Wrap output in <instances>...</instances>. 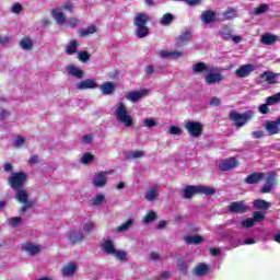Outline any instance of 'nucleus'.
<instances>
[{
	"mask_svg": "<svg viewBox=\"0 0 280 280\" xmlns=\"http://www.w3.org/2000/svg\"><path fill=\"white\" fill-rule=\"evenodd\" d=\"M5 117H10V112L5 108H0V121H3Z\"/></svg>",
	"mask_w": 280,
	"mask_h": 280,
	"instance_id": "nucleus-59",
	"label": "nucleus"
},
{
	"mask_svg": "<svg viewBox=\"0 0 280 280\" xmlns=\"http://www.w3.org/2000/svg\"><path fill=\"white\" fill-rule=\"evenodd\" d=\"M189 42H191V32L186 31L177 37L175 45H177V47H183V45H187Z\"/></svg>",
	"mask_w": 280,
	"mask_h": 280,
	"instance_id": "nucleus-25",
	"label": "nucleus"
},
{
	"mask_svg": "<svg viewBox=\"0 0 280 280\" xmlns=\"http://www.w3.org/2000/svg\"><path fill=\"white\" fill-rule=\"evenodd\" d=\"M92 183L96 188L106 187V175L104 172L98 173Z\"/></svg>",
	"mask_w": 280,
	"mask_h": 280,
	"instance_id": "nucleus-29",
	"label": "nucleus"
},
{
	"mask_svg": "<svg viewBox=\"0 0 280 280\" xmlns=\"http://www.w3.org/2000/svg\"><path fill=\"white\" fill-rule=\"evenodd\" d=\"M84 241V234L82 232H70L69 242L72 245L80 244V242Z\"/></svg>",
	"mask_w": 280,
	"mask_h": 280,
	"instance_id": "nucleus-32",
	"label": "nucleus"
},
{
	"mask_svg": "<svg viewBox=\"0 0 280 280\" xmlns=\"http://www.w3.org/2000/svg\"><path fill=\"white\" fill-rule=\"evenodd\" d=\"M144 126L145 128H154V126H156V120H154L153 118H145Z\"/></svg>",
	"mask_w": 280,
	"mask_h": 280,
	"instance_id": "nucleus-56",
	"label": "nucleus"
},
{
	"mask_svg": "<svg viewBox=\"0 0 280 280\" xmlns=\"http://www.w3.org/2000/svg\"><path fill=\"white\" fill-rule=\"evenodd\" d=\"M24 250L27 253V255L34 257L40 253V245L27 244L24 246Z\"/></svg>",
	"mask_w": 280,
	"mask_h": 280,
	"instance_id": "nucleus-34",
	"label": "nucleus"
},
{
	"mask_svg": "<svg viewBox=\"0 0 280 280\" xmlns=\"http://www.w3.org/2000/svg\"><path fill=\"white\" fill-rule=\"evenodd\" d=\"M15 191H18L15 198L19 202L25 205L26 207H34V200H30V196L25 189L20 188Z\"/></svg>",
	"mask_w": 280,
	"mask_h": 280,
	"instance_id": "nucleus-10",
	"label": "nucleus"
},
{
	"mask_svg": "<svg viewBox=\"0 0 280 280\" xmlns=\"http://www.w3.org/2000/svg\"><path fill=\"white\" fill-rule=\"evenodd\" d=\"M180 132H183V130L180 129V127L171 126V128H170V135H180Z\"/></svg>",
	"mask_w": 280,
	"mask_h": 280,
	"instance_id": "nucleus-60",
	"label": "nucleus"
},
{
	"mask_svg": "<svg viewBox=\"0 0 280 280\" xmlns=\"http://www.w3.org/2000/svg\"><path fill=\"white\" fill-rule=\"evenodd\" d=\"M63 10H67L68 12H73V2L72 1H67L61 5Z\"/></svg>",
	"mask_w": 280,
	"mask_h": 280,
	"instance_id": "nucleus-58",
	"label": "nucleus"
},
{
	"mask_svg": "<svg viewBox=\"0 0 280 280\" xmlns=\"http://www.w3.org/2000/svg\"><path fill=\"white\" fill-rule=\"evenodd\" d=\"M102 252L106 255H113L117 248H115V243L110 240H104L103 244L101 245Z\"/></svg>",
	"mask_w": 280,
	"mask_h": 280,
	"instance_id": "nucleus-23",
	"label": "nucleus"
},
{
	"mask_svg": "<svg viewBox=\"0 0 280 280\" xmlns=\"http://www.w3.org/2000/svg\"><path fill=\"white\" fill-rule=\"evenodd\" d=\"M241 226H243L244 229H250V226H255V221L253 218H247L241 221Z\"/></svg>",
	"mask_w": 280,
	"mask_h": 280,
	"instance_id": "nucleus-50",
	"label": "nucleus"
},
{
	"mask_svg": "<svg viewBox=\"0 0 280 280\" xmlns=\"http://www.w3.org/2000/svg\"><path fill=\"white\" fill-rule=\"evenodd\" d=\"M95 32H97V26L95 24H93V25H90L85 28L84 27L79 28L77 34L81 38H86V36H91V34H95Z\"/></svg>",
	"mask_w": 280,
	"mask_h": 280,
	"instance_id": "nucleus-21",
	"label": "nucleus"
},
{
	"mask_svg": "<svg viewBox=\"0 0 280 280\" xmlns=\"http://www.w3.org/2000/svg\"><path fill=\"white\" fill-rule=\"evenodd\" d=\"M186 244H202V236L200 235H186Z\"/></svg>",
	"mask_w": 280,
	"mask_h": 280,
	"instance_id": "nucleus-37",
	"label": "nucleus"
},
{
	"mask_svg": "<svg viewBox=\"0 0 280 280\" xmlns=\"http://www.w3.org/2000/svg\"><path fill=\"white\" fill-rule=\"evenodd\" d=\"M52 19H55L57 25H65L67 19L65 18V13L60 11V9H54L51 12Z\"/></svg>",
	"mask_w": 280,
	"mask_h": 280,
	"instance_id": "nucleus-28",
	"label": "nucleus"
},
{
	"mask_svg": "<svg viewBox=\"0 0 280 280\" xmlns=\"http://www.w3.org/2000/svg\"><path fill=\"white\" fill-rule=\"evenodd\" d=\"M237 165H240V162L237 161V159L229 158V159L223 160L219 164V170L221 172H231V170H235V167H237Z\"/></svg>",
	"mask_w": 280,
	"mask_h": 280,
	"instance_id": "nucleus-8",
	"label": "nucleus"
},
{
	"mask_svg": "<svg viewBox=\"0 0 280 280\" xmlns=\"http://www.w3.org/2000/svg\"><path fill=\"white\" fill-rule=\"evenodd\" d=\"M266 102H267V104H269V106H272L275 104H280V92L277 94H273L271 96H268L266 98Z\"/></svg>",
	"mask_w": 280,
	"mask_h": 280,
	"instance_id": "nucleus-44",
	"label": "nucleus"
},
{
	"mask_svg": "<svg viewBox=\"0 0 280 280\" xmlns=\"http://www.w3.org/2000/svg\"><path fill=\"white\" fill-rule=\"evenodd\" d=\"M143 95H148L147 89L128 93L126 97L129 102H139V100H141V97H143Z\"/></svg>",
	"mask_w": 280,
	"mask_h": 280,
	"instance_id": "nucleus-26",
	"label": "nucleus"
},
{
	"mask_svg": "<svg viewBox=\"0 0 280 280\" xmlns=\"http://www.w3.org/2000/svg\"><path fill=\"white\" fill-rule=\"evenodd\" d=\"M173 21L174 15L172 13H165L160 21V25H170Z\"/></svg>",
	"mask_w": 280,
	"mask_h": 280,
	"instance_id": "nucleus-45",
	"label": "nucleus"
},
{
	"mask_svg": "<svg viewBox=\"0 0 280 280\" xmlns=\"http://www.w3.org/2000/svg\"><path fill=\"white\" fill-rule=\"evenodd\" d=\"M3 171L7 173H12L14 171V166L12 165V163H4L3 165Z\"/></svg>",
	"mask_w": 280,
	"mask_h": 280,
	"instance_id": "nucleus-63",
	"label": "nucleus"
},
{
	"mask_svg": "<svg viewBox=\"0 0 280 280\" xmlns=\"http://www.w3.org/2000/svg\"><path fill=\"white\" fill-rule=\"evenodd\" d=\"M194 73H208V75L205 77L206 84H220L222 80H224V75L220 72H215L217 68L214 66H211L206 62H197L192 66Z\"/></svg>",
	"mask_w": 280,
	"mask_h": 280,
	"instance_id": "nucleus-1",
	"label": "nucleus"
},
{
	"mask_svg": "<svg viewBox=\"0 0 280 280\" xmlns=\"http://www.w3.org/2000/svg\"><path fill=\"white\" fill-rule=\"evenodd\" d=\"M229 211L236 214L248 213V205L244 201H233L229 205Z\"/></svg>",
	"mask_w": 280,
	"mask_h": 280,
	"instance_id": "nucleus-7",
	"label": "nucleus"
},
{
	"mask_svg": "<svg viewBox=\"0 0 280 280\" xmlns=\"http://www.w3.org/2000/svg\"><path fill=\"white\" fill-rule=\"evenodd\" d=\"M194 277H207L209 275V265L199 262L191 271Z\"/></svg>",
	"mask_w": 280,
	"mask_h": 280,
	"instance_id": "nucleus-11",
	"label": "nucleus"
},
{
	"mask_svg": "<svg viewBox=\"0 0 280 280\" xmlns=\"http://www.w3.org/2000/svg\"><path fill=\"white\" fill-rule=\"evenodd\" d=\"M266 185H269L270 187H275V185H277V172L272 171L268 173Z\"/></svg>",
	"mask_w": 280,
	"mask_h": 280,
	"instance_id": "nucleus-39",
	"label": "nucleus"
},
{
	"mask_svg": "<svg viewBox=\"0 0 280 280\" xmlns=\"http://www.w3.org/2000/svg\"><path fill=\"white\" fill-rule=\"evenodd\" d=\"M268 106H270V104H268V102L266 101L265 104H261L259 106V108H258L259 113L261 115H268V113H270V107H268Z\"/></svg>",
	"mask_w": 280,
	"mask_h": 280,
	"instance_id": "nucleus-53",
	"label": "nucleus"
},
{
	"mask_svg": "<svg viewBox=\"0 0 280 280\" xmlns=\"http://www.w3.org/2000/svg\"><path fill=\"white\" fill-rule=\"evenodd\" d=\"M116 120L124 125L125 128H132V126H135V120L132 119V116L128 114V107H126V104L124 103H119L116 108Z\"/></svg>",
	"mask_w": 280,
	"mask_h": 280,
	"instance_id": "nucleus-4",
	"label": "nucleus"
},
{
	"mask_svg": "<svg viewBox=\"0 0 280 280\" xmlns=\"http://www.w3.org/2000/svg\"><path fill=\"white\" fill-rule=\"evenodd\" d=\"M79 91H86L88 89H97V82L94 79H86L77 84Z\"/></svg>",
	"mask_w": 280,
	"mask_h": 280,
	"instance_id": "nucleus-14",
	"label": "nucleus"
},
{
	"mask_svg": "<svg viewBox=\"0 0 280 280\" xmlns=\"http://www.w3.org/2000/svg\"><path fill=\"white\" fill-rule=\"evenodd\" d=\"M12 12L14 13V14H21V12H23V5L21 4V3H14L13 5H12Z\"/></svg>",
	"mask_w": 280,
	"mask_h": 280,
	"instance_id": "nucleus-55",
	"label": "nucleus"
},
{
	"mask_svg": "<svg viewBox=\"0 0 280 280\" xmlns=\"http://www.w3.org/2000/svg\"><path fill=\"white\" fill-rule=\"evenodd\" d=\"M260 80L267 82V84H277V73L267 70L260 74Z\"/></svg>",
	"mask_w": 280,
	"mask_h": 280,
	"instance_id": "nucleus-15",
	"label": "nucleus"
},
{
	"mask_svg": "<svg viewBox=\"0 0 280 280\" xmlns=\"http://www.w3.org/2000/svg\"><path fill=\"white\" fill-rule=\"evenodd\" d=\"M160 58H183V51H168V50H160Z\"/></svg>",
	"mask_w": 280,
	"mask_h": 280,
	"instance_id": "nucleus-31",
	"label": "nucleus"
},
{
	"mask_svg": "<svg viewBox=\"0 0 280 280\" xmlns=\"http://www.w3.org/2000/svg\"><path fill=\"white\" fill-rule=\"evenodd\" d=\"M78 51V40L73 39L71 40L67 48H66V54L67 56H73Z\"/></svg>",
	"mask_w": 280,
	"mask_h": 280,
	"instance_id": "nucleus-35",
	"label": "nucleus"
},
{
	"mask_svg": "<svg viewBox=\"0 0 280 280\" xmlns=\"http://www.w3.org/2000/svg\"><path fill=\"white\" fill-rule=\"evenodd\" d=\"M220 98L219 97H215L213 96L211 100H210V106H220Z\"/></svg>",
	"mask_w": 280,
	"mask_h": 280,
	"instance_id": "nucleus-64",
	"label": "nucleus"
},
{
	"mask_svg": "<svg viewBox=\"0 0 280 280\" xmlns=\"http://www.w3.org/2000/svg\"><path fill=\"white\" fill-rule=\"evenodd\" d=\"M114 257L118 259V261H128V253L121 249H115V253H113Z\"/></svg>",
	"mask_w": 280,
	"mask_h": 280,
	"instance_id": "nucleus-38",
	"label": "nucleus"
},
{
	"mask_svg": "<svg viewBox=\"0 0 280 280\" xmlns=\"http://www.w3.org/2000/svg\"><path fill=\"white\" fill-rule=\"evenodd\" d=\"M20 46L22 47V49L30 50V49H32V47H34V43L30 38H23L20 42Z\"/></svg>",
	"mask_w": 280,
	"mask_h": 280,
	"instance_id": "nucleus-47",
	"label": "nucleus"
},
{
	"mask_svg": "<svg viewBox=\"0 0 280 280\" xmlns=\"http://www.w3.org/2000/svg\"><path fill=\"white\" fill-rule=\"evenodd\" d=\"M156 198H159V187L152 186L145 191L144 199L147 200V202H154Z\"/></svg>",
	"mask_w": 280,
	"mask_h": 280,
	"instance_id": "nucleus-17",
	"label": "nucleus"
},
{
	"mask_svg": "<svg viewBox=\"0 0 280 280\" xmlns=\"http://www.w3.org/2000/svg\"><path fill=\"white\" fill-rule=\"evenodd\" d=\"M253 205H254V209H256L257 211H262L265 213L271 207V203L269 201L264 200V199H256V200H254Z\"/></svg>",
	"mask_w": 280,
	"mask_h": 280,
	"instance_id": "nucleus-18",
	"label": "nucleus"
},
{
	"mask_svg": "<svg viewBox=\"0 0 280 280\" xmlns=\"http://www.w3.org/2000/svg\"><path fill=\"white\" fill-rule=\"evenodd\" d=\"M266 130L269 135H279L280 129H279V124L277 122V120H271V121H267L266 124Z\"/></svg>",
	"mask_w": 280,
	"mask_h": 280,
	"instance_id": "nucleus-30",
	"label": "nucleus"
},
{
	"mask_svg": "<svg viewBox=\"0 0 280 280\" xmlns=\"http://www.w3.org/2000/svg\"><path fill=\"white\" fill-rule=\"evenodd\" d=\"M218 19H219V21H222V22H224V21H231V19H233V16H235V9H233V8H229L225 12H223V13H219L218 14Z\"/></svg>",
	"mask_w": 280,
	"mask_h": 280,
	"instance_id": "nucleus-33",
	"label": "nucleus"
},
{
	"mask_svg": "<svg viewBox=\"0 0 280 280\" xmlns=\"http://www.w3.org/2000/svg\"><path fill=\"white\" fill-rule=\"evenodd\" d=\"M95 229V223L93 221H89L83 225V231H85V233H91V231H93Z\"/></svg>",
	"mask_w": 280,
	"mask_h": 280,
	"instance_id": "nucleus-54",
	"label": "nucleus"
},
{
	"mask_svg": "<svg viewBox=\"0 0 280 280\" xmlns=\"http://www.w3.org/2000/svg\"><path fill=\"white\" fill-rule=\"evenodd\" d=\"M143 151H131L130 152V156H132V159H141L143 158Z\"/></svg>",
	"mask_w": 280,
	"mask_h": 280,
	"instance_id": "nucleus-62",
	"label": "nucleus"
},
{
	"mask_svg": "<svg viewBox=\"0 0 280 280\" xmlns=\"http://www.w3.org/2000/svg\"><path fill=\"white\" fill-rule=\"evenodd\" d=\"M185 130L190 137L198 139L202 135L203 126L200 121L188 120L185 124Z\"/></svg>",
	"mask_w": 280,
	"mask_h": 280,
	"instance_id": "nucleus-6",
	"label": "nucleus"
},
{
	"mask_svg": "<svg viewBox=\"0 0 280 280\" xmlns=\"http://www.w3.org/2000/svg\"><path fill=\"white\" fill-rule=\"evenodd\" d=\"M95 161V155L93 153H84L81 158V163L83 165H89L90 163H93Z\"/></svg>",
	"mask_w": 280,
	"mask_h": 280,
	"instance_id": "nucleus-43",
	"label": "nucleus"
},
{
	"mask_svg": "<svg viewBox=\"0 0 280 280\" xmlns=\"http://www.w3.org/2000/svg\"><path fill=\"white\" fill-rule=\"evenodd\" d=\"M270 10V4L262 3L258 8L254 9L255 16H259V14H264L265 12H268Z\"/></svg>",
	"mask_w": 280,
	"mask_h": 280,
	"instance_id": "nucleus-42",
	"label": "nucleus"
},
{
	"mask_svg": "<svg viewBox=\"0 0 280 280\" xmlns=\"http://www.w3.org/2000/svg\"><path fill=\"white\" fill-rule=\"evenodd\" d=\"M61 272L65 277H73L78 272V265L75 262H68L61 268Z\"/></svg>",
	"mask_w": 280,
	"mask_h": 280,
	"instance_id": "nucleus-16",
	"label": "nucleus"
},
{
	"mask_svg": "<svg viewBox=\"0 0 280 280\" xmlns=\"http://www.w3.org/2000/svg\"><path fill=\"white\" fill-rule=\"evenodd\" d=\"M219 36L222 38V40H231V38H233V28L229 25L223 26L219 31Z\"/></svg>",
	"mask_w": 280,
	"mask_h": 280,
	"instance_id": "nucleus-27",
	"label": "nucleus"
},
{
	"mask_svg": "<svg viewBox=\"0 0 280 280\" xmlns=\"http://www.w3.org/2000/svg\"><path fill=\"white\" fill-rule=\"evenodd\" d=\"M150 21V18L145 13H137L133 19V25L136 27L148 25V22Z\"/></svg>",
	"mask_w": 280,
	"mask_h": 280,
	"instance_id": "nucleus-22",
	"label": "nucleus"
},
{
	"mask_svg": "<svg viewBox=\"0 0 280 280\" xmlns=\"http://www.w3.org/2000/svg\"><path fill=\"white\" fill-rule=\"evenodd\" d=\"M26 183H27V173H25V172L12 173L11 176H9V178H8V185L14 191H16L19 189H23V187H25Z\"/></svg>",
	"mask_w": 280,
	"mask_h": 280,
	"instance_id": "nucleus-5",
	"label": "nucleus"
},
{
	"mask_svg": "<svg viewBox=\"0 0 280 280\" xmlns=\"http://www.w3.org/2000/svg\"><path fill=\"white\" fill-rule=\"evenodd\" d=\"M14 148H23L25 145V139L23 136H18L13 142Z\"/></svg>",
	"mask_w": 280,
	"mask_h": 280,
	"instance_id": "nucleus-52",
	"label": "nucleus"
},
{
	"mask_svg": "<svg viewBox=\"0 0 280 280\" xmlns=\"http://www.w3.org/2000/svg\"><path fill=\"white\" fill-rule=\"evenodd\" d=\"M100 89L104 95H113V93H115V89H117V84L107 81L102 83Z\"/></svg>",
	"mask_w": 280,
	"mask_h": 280,
	"instance_id": "nucleus-20",
	"label": "nucleus"
},
{
	"mask_svg": "<svg viewBox=\"0 0 280 280\" xmlns=\"http://www.w3.org/2000/svg\"><path fill=\"white\" fill-rule=\"evenodd\" d=\"M177 267L179 269L180 275H188L189 266H187V261H185V259L179 258L177 260Z\"/></svg>",
	"mask_w": 280,
	"mask_h": 280,
	"instance_id": "nucleus-36",
	"label": "nucleus"
},
{
	"mask_svg": "<svg viewBox=\"0 0 280 280\" xmlns=\"http://www.w3.org/2000/svg\"><path fill=\"white\" fill-rule=\"evenodd\" d=\"M23 219H21V217H14V218H11V221H10V225L11 226H19V224H21Z\"/></svg>",
	"mask_w": 280,
	"mask_h": 280,
	"instance_id": "nucleus-57",
	"label": "nucleus"
},
{
	"mask_svg": "<svg viewBox=\"0 0 280 280\" xmlns=\"http://www.w3.org/2000/svg\"><path fill=\"white\" fill-rule=\"evenodd\" d=\"M78 23H79V21H78L77 18H70V19L68 20V25H69V27H71V28L78 27Z\"/></svg>",
	"mask_w": 280,
	"mask_h": 280,
	"instance_id": "nucleus-61",
	"label": "nucleus"
},
{
	"mask_svg": "<svg viewBox=\"0 0 280 280\" xmlns=\"http://www.w3.org/2000/svg\"><path fill=\"white\" fill-rule=\"evenodd\" d=\"M260 43H262V45H275V43H279V36L265 33L260 38Z\"/></svg>",
	"mask_w": 280,
	"mask_h": 280,
	"instance_id": "nucleus-24",
	"label": "nucleus"
},
{
	"mask_svg": "<svg viewBox=\"0 0 280 280\" xmlns=\"http://www.w3.org/2000/svg\"><path fill=\"white\" fill-rule=\"evenodd\" d=\"M135 224V220L128 219L125 223L117 228L118 233H124L130 230V226Z\"/></svg>",
	"mask_w": 280,
	"mask_h": 280,
	"instance_id": "nucleus-40",
	"label": "nucleus"
},
{
	"mask_svg": "<svg viewBox=\"0 0 280 280\" xmlns=\"http://www.w3.org/2000/svg\"><path fill=\"white\" fill-rule=\"evenodd\" d=\"M106 200V196L104 194H98L94 199H93V205L94 207H100Z\"/></svg>",
	"mask_w": 280,
	"mask_h": 280,
	"instance_id": "nucleus-51",
	"label": "nucleus"
},
{
	"mask_svg": "<svg viewBox=\"0 0 280 280\" xmlns=\"http://www.w3.org/2000/svg\"><path fill=\"white\" fill-rule=\"evenodd\" d=\"M215 14L217 12L213 10H206L201 13V22L205 25H209L210 23H214L215 22Z\"/></svg>",
	"mask_w": 280,
	"mask_h": 280,
	"instance_id": "nucleus-13",
	"label": "nucleus"
},
{
	"mask_svg": "<svg viewBox=\"0 0 280 280\" xmlns=\"http://www.w3.org/2000/svg\"><path fill=\"white\" fill-rule=\"evenodd\" d=\"M253 71H255V67L253 65H243L236 69L235 75H237V78H248Z\"/></svg>",
	"mask_w": 280,
	"mask_h": 280,
	"instance_id": "nucleus-12",
	"label": "nucleus"
},
{
	"mask_svg": "<svg viewBox=\"0 0 280 280\" xmlns=\"http://www.w3.org/2000/svg\"><path fill=\"white\" fill-rule=\"evenodd\" d=\"M255 117V112L246 110L243 114H240L235 110L230 112L229 119L235 124L236 128H242V126H246L248 121H250Z\"/></svg>",
	"mask_w": 280,
	"mask_h": 280,
	"instance_id": "nucleus-3",
	"label": "nucleus"
},
{
	"mask_svg": "<svg viewBox=\"0 0 280 280\" xmlns=\"http://www.w3.org/2000/svg\"><path fill=\"white\" fill-rule=\"evenodd\" d=\"M254 222H264V220H266V212L264 211H256L253 213V218Z\"/></svg>",
	"mask_w": 280,
	"mask_h": 280,
	"instance_id": "nucleus-46",
	"label": "nucleus"
},
{
	"mask_svg": "<svg viewBox=\"0 0 280 280\" xmlns=\"http://www.w3.org/2000/svg\"><path fill=\"white\" fill-rule=\"evenodd\" d=\"M67 71L73 78H78V80H82L84 78V70L75 67V65L71 63L67 67Z\"/></svg>",
	"mask_w": 280,
	"mask_h": 280,
	"instance_id": "nucleus-19",
	"label": "nucleus"
},
{
	"mask_svg": "<svg viewBox=\"0 0 280 280\" xmlns=\"http://www.w3.org/2000/svg\"><path fill=\"white\" fill-rule=\"evenodd\" d=\"M158 215L156 212L154 210L149 211L145 217H144V222L147 224H150L151 222H154V220H156Z\"/></svg>",
	"mask_w": 280,
	"mask_h": 280,
	"instance_id": "nucleus-48",
	"label": "nucleus"
},
{
	"mask_svg": "<svg viewBox=\"0 0 280 280\" xmlns=\"http://www.w3.org/2000/svg\"><path fill=\"white\" fill-rule=\"evenodd\" d=\"M266 178V173L264 172H254L247 177H245L244 183L246 185H259L260 182H262Z\"/></svg>",
	"mask_w": 280,
	"mask_h": 280,
	"instance_id": "nucleus-9",
	"label": "nucleus"
},
{
	"mask_svg": "<svg viewBox=\"0 0 280 280\" xmlns=\"http://www.w3.org/2000/svg\"><path fill=\"white\" fill-rule=\"evenodd\" d=\"M136 34L138 38H145L150 34L148 26H137Z\"/></svg>",
	"mask_w": 280,
	"mask_h": 280,
	"instance_id": "nucleus-41",
	"label": "nucleus"
},
{
	"mask_svg": "<svg viewBox=\"0 0 280 280\" xmlns=\"http://www.w3.org/2000/svg\"><path fill=\"white\" fill-rule=\"evenodd\" d=\"M79 60L80 62H89V60H91V54L86 50H81L79 52Z\"/></svg>",
	"mask_w": 280,
	"mask_h": 280,
	"instance_id": "nucleus-49",
	"label": "nucleus"
},
{
	"mask_svg": "<svg viewBox=\"0 0 280 280\" xmlns=\"http://www.w3.org/2000/svg\"><path fill=\"white\" fill-rule=\"evenodd\" d=\"M198 194L200 196H213L215 194V188L202 185H188L184 188L183 198H185V200H191V198Z\"/></svg>",
	"mask_w": 280,
	"mask_h": 280,
	"instance_id": "nucleus-2",
	"label": "nucleus"
}]
</instances>
